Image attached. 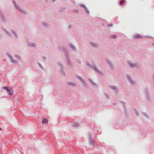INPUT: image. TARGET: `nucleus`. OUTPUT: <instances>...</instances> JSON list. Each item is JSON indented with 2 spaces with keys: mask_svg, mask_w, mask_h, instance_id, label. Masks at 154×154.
<instances>
[{
  "mask_svg": "<svg viewBox=\"0 0 154 154\" xmlns=\"http://www.w3.org/2000/svg\"><path fill=\"white\" fill-rule=\"evenodd\" d=\"M13 3L14 5V7L16 9H17L20 12L24 14H26V12L24 10H23L22 8L19 5L16 4L15 2L14 1H13Z\"/></svg>",
  "mask_w": 154,
  "mask_h": 154,
  "instance_id": "obj_1",
  "label": "nucleus"
},
{
  "mask_svg": "<svg viewBox=\"0 0 154 154\" xmlns=\"http://www.w3.org/2000/svg\"><path fill=\"white\" fill-rule=\"evenodd\" d=\"M57 65L59 68V72L62 74L65 75V73L64 70V66L62 63L60 61L57 62Z\"/></svg>",
  "mask_w": 154,
  "mask_h": 154,
  "instance_id": "obj_2",
  "label": "nucleus"
},
{
  "mask_svg": "<svg viewBox=\"0 0 154 154\" xmlns=\"http://www.w3.org/2000/svg\"><path fill=\"white\" fill-rule=\"evenodd\" d=\"M145 97L147 100L150 101L151 100L149 90L146 88L145 89Z\"/></svg>",
  "mask_w": 154,
  "mask_h": 154,
  "instance_id": "obj_3",
  "label": "nucleus"
},
{
  "mask_svg": "<svg viewBox=\"0 0 154 154\" xmlns=\"http://www.w3.org/2000/svg\"><path fill=\"white\" fill-rule=\"evenodd\" d=\"M127 62L129 66L131 68H135L138 66V63H133L129 60H127Z\"/></svg>",
  "mask_w": 154,
  "mask_h": 154,
  "instance_id": "obj_4",
  "label": "nucleus"
},
{
  "mask_svg": "<svg viewBox=\"0 0 154 154\" xmlns=\"http://www.w3.org/2000/svg\"><path fill=\"white\" fill-rule=\"evenodd\" d=\"M3 88L7 91V93L9 95H12L13 94V91L11 88L7 87H4Z\"/></svg>",
  "mask_w": 154,
  "mask_h": 154,
  "instance_id": "obj_5",
  "label": "nucleus"
},
{
  "mask_svg": "<svg viewBox=\"0 0 154 154\" xmlns=\"http://www.w3.org/2000/svg\"><path fill=\"white\" fill-rule=\"evenodd\" d=\"M88 137L90 140V144L92 145L95 146L96 144L95 141L92 139V134L91 133H89L88 134Z\"/></svg>",
  "mask_w": 154,
  "mask_h": 154,
  "instance_id": "obj_6",
  "label": "nucleus"
},
{
  "mask_svg": "<svg viewBox=\"0 0 154 154\" xmlns=\"http://www.w3.org/2000/svg\"><path fill=\"white\" fill-rule=\"evenodd\" d=\"M6 55L10 59L11 62L15 63H16L18 62V61L15 60H14L12 56L10 54L9 52L6 53Z\"/></svg>",
  "mask_w": 154,
  "mask_h": 154,
  "instance_id": "obj_7",
  "label": "nucleus"
},
{
  "mask_svg": "<svg viewBox=\"0 0 154 154\" xmlns=\"http://www.w3.org/2000/svg\"><path fill=\"white\" fill-rule=\"evenodd\" d=\"M66 57L67 62L68 63V65L69 66H72V64L69 55V54H66Z\"/></svg>",
  "mask_w": 154,
  "mask_h": 154,
  "instance_id": "obj_8",
  "label": "nucleus"
},
{
  "mask_svg": "<svg viewBox=\"0 0 154 154\" xmlns=\"http://www.w3.org/2000/svg\"><path fill=\"white\" fill-rule=\"evenodd\" d=\"M126 76L129 83L131 85H134L135 82L132 79L131 77L128 74L126 75Z\"/></svg>",
  "mask_w": 154,
  "mask_h": 154,
  "instance_id": "obj_9",
  "label": "nucleus"
},
{
  "mask_svg": "<svg viewBox=\"0 0 154 154\" xmlns=\"http://www.w3.org/2000/svg\"><path fill=\"white\" fill-rule=\"evenodd\" d=\"M93 69L95 70L96 72L98 75H103L102 72L97 68L96 65H95V66H94V67Z\"/></svg>",
  "mask_w": 154,
  "mask_h": 154,
  "instance_id": "obj_10",
  "label": "nucleus"
},
{
  "mask_svg": "<svg viewBox=\"0 0 154 154\" xmlns=\"http://www.w3.org/2000/svg\"><path fill=\"white\" fill-rule=\"evenodd\" d=\"M109 87L113 90L115 93H117L118 92L119 89L116 86L110 85L109 86Z\"/></svg>",
  "mask_w": 154,
  "mask_h": 154,
  "instance_id": "obj_11",
  "label": "nucleus"
},
{
  "mask_svg": "<svg viewBox=\"0 0 154 154\" xmlns=\"http://www.w3.org/2000/svg\"><path fill=\"white\" fill-rule=\"evenodd\" d=\"M68 45L70 48L74 51H76V48L75 46L73 44L70 43Z\"/></svg>",
  "mask_w": 154,
  "mask_h": 154,
  "instance_id": "obj_12",
  "label": "nucleus"
},
{
  "mask_svg": "<svg viewBox=\"0 0 154 154\" xmlns=\"http://www.w3.org/2000/svg\"><path fill=\"white\" fill-rule=\"evenodd\" d=\"M105 60L111 68L112 69H113V65L111 61L109 60L107 58H105Z\"/></svg>",
  "mask_w": 154,
  "mask_h": 154,
  "instance_id": "obj_13",
  "label": "nucleus"
},
{
  "mask_svg": "<svg viewBox=\"0 0 154 154\" xmlns=\"http://www.w3.org/2000/svg\"><path fill=\"white\" fill-rule=\"evenodd\" d=\"M77 77L79 80H80V81H81L82 82L83 84V85H85L86 83V81L85 80L83 79L81 76H77Z\"/></svg>",
  "mask_w": 154,
  "mask_h": 154,
  "instance_id": "obj_14",
  "label": "nucleus"
},
{
  "mask_svg": "<svg viewBox=\"0 0 154 154\" xmlns=\"http://www.w3.org/2000/svg\"><path fill=\"white\" fill-rule=\"evenodd\" d=\"M90 44L93 47L96 48L98 46L99 44L93 42H90Z\"/></svg>",
  "mask_w": 154,
  "mask_h": 154,
  "instance_id": "obj_15",
  "label": "nucleus"
},
{
  "mask_svg": "<svg viewBox=\"0 0 154 154\" xmlns=\"http://www.w3.org/2000/svg\"><path fill=\"white\" fill-rule=\"evenodd\" d=\"M86 64L87 66H88L90 67V68H94V66H95V65H96L94 63H92L91 64H90L89 62H86Z\"/></svg>",
  "mask_w": 154,
  "mask_h": 154,
  "instance_id": "obj_16",
  "label": "nucleus"
},
{
  "mask_svg": "<svg viewBox=\"0 0 154 154\" xmlns=\"http://www.w3.org/2000/svg\"><path fill=\"white\" fill-rule=\"evenodd\" d=\"M86 64L87 66H88L90 67V68H94V66H95V65H96L94 63H92L91 64H90L89 62H86Z\"/></svg>",
  "mask_w": 154,
  "mask_h": 154,
  "instance_id": "obj_17",
  "label": "nucleus"
},
{
  "mask_svg": "<svg viewBox=\"0 0 154 154\" xmlns=\"http://www.w3.org/2000/svg\"><path fill=\"white\" fill-rule=\"evenodd\" d=\"M0 15L1 17L2 21L4 22H6V19L5 18V16H4V15L1 12H0Z\"/></svg>",
  "mask_w": 154,
  "mask_h": 154,
  "instance_id": "obj_18",
  "label": "nucleus"
},
{
  "mask_svg": "<svg viewBox=\"0 0 154 154\" xmlns=\"http://www.w3.org/2000/svg\"><path fill=\"white\" fill-rule=\"evenodd\" d=\"M120 102L122 104L124 112L126 113V108L125 105V103L123 101H120Z\"/></svg>",
  "mask_w": 154,
  "mask_h": 154,
  "instance_id": "obj_19",
  "label": "nucleus"
},
{
  "mask_svg": "<svg viewBox=\"0 0 154 154\" xmlns=\"http://www.w3.org/2000/svg\"><path fill=\"white\" fill-rule=\"evenodd\" d=\"M88 80L89 81L91 82L92 85L95 87L97 86V84L94 82L91 79H88Z\"/></svg>",
  "mask_w": 154,
  "mask_h": 154,
  "instance_id": "obj_20",
  "label": "nucleus"
},
{
  "mask_svg": "<svg viewBox=\"0 0 154 154\" xmlns=\"http://www.w3.org/2000/svg\"><path fill=\"white\" fill-rule=\"evenodd\" d=\"M28 46L32 47H35L36 45L35 43L32 42H29L28 43Z\"/></svg>",
  "mask_w": 154,
  "mask_h": 154,
  "instance_id": "obj_21",
  "label": "nucleus"
},
{
  "mask_svg": "<svg viewBox=\"0 0 154 154\" xmlns=\"http://www.w3.org/2000/svg\"><path fill=\"white\" fill-rule=\"evenodd\" d=\"M61 50L65 53V55L66 57V54H68V50L66 49L64 47H62L61 48Z\"/></svg>",
  "mask_w": 154,
  "mask_h": 154,
  "instance_id": "obj_22",
  "label": "nucleus"
},
{
  "mask_svg": "<svg viewBox=\"0 0 154 154\" xmlns=\"http://www.w3.org/2000/svg\"><path fill=\"white\" fill-rule=\"evenodd\" d=\"M42 24L44 27H47L49 25L48 23L45 21H42Z\"/></svg>",
  "mask_w": 154,
  "mask_h": 154,
  "instance_id": "obj_23",
  "label": "nucleus"
},
{
  "mask_svg": "<svg viewBox=\"0 0 154 154\" xmlns=\"http://www.w3.org/2000/svg\"><path fill=\"white\" fill-rule=\"evenodd\" d=\"M80 6L82 7L83 8H85L86 10V12L87 14H89V11L87 9L85 5H80Z\"/></svg>",
  "mask_w": 154,
  "mask_h": 154,
  "instance_id": "obj_24",
  "label": "nucleus"
},
{
  "mask_svg": "<svg viewBox=\"0 0 154 154\" xmlns=\"http://www.w3.org/2000/svg\"><path fill=\"white\" fill-rule=\"evenodd\" d=\"M67 84L69 86L74 87L75 85V83L74 82H67Z\"/></svg>",
  "mask_w": 154,
  "mask_h": 154,
  "instance_id": "obj_25",
  "label": "nucleus"
},
{
  "mask_svg": "<svg viewBox=\"0 0 154 154\" xmlns=\"http://www.w3.org/2000/svg\"><path fill=\"white\" fill-rule=\"evenodd\" d=\"M48 122V120L45 118L42 119V123L43 124H45Z\"/></svg>",
  "mask_w": 154,
  "mask_h": 154,
  "instance_id": "obj_26",
  "label": "nucleus"
},
{
  "mask_svg": "<svg viewBox=\"0 0 154 154\" xmlns=\"http://www.w3.org/2000/svg\"><path fill=\"white\" fill-rule=\"evenodd\" d=\"M3 29L8 35H11V34L10 32L8 30H7L6 29L3 28Z\"/></svg>",
  "mask_w": 154,
  "mask_h": 154,
  "instance_id": "obj_27",
  "label": "nucleus"
},
{
  "mask_svg": "<svg viewBox=\"0 0 154 154\" xmlns=\"http://www.w3.org/2000/svg\"><path fill=\"white\" fill-rule=\"evenodd\" d=\"M38 64L39 67V68L42 70H44V67L41 65V64L39 62H38Z\"/></svg>",
  "mask_w": 154,
  "mask_h": 154,
  "instance_id": "obj_28",
  "label": "nucleus"
},
{
  "mask_svg": "<svg viewBox=\"0 0 154 154\" xmlns=\"http://www.w3.org/2000/svg\"><path fill=\"white\" fill-rule=\"evenodd\" d=\"M134 37L135 38H140L141 36L139 34H137L134 35Z\"/></svg>",
  "mask_w": 154,
  "mask_h": 154,
  "instance_id": "obj_29",
  "label": "nucleus"
},
{
  "mask_svg": "<svg viewBox=\"0 0 154 154\" xmlns=\"http://www.w3.org/2000/svg\"><path fill=\"white\" fill-rule=\"evenodd\" d=\"M14 57L17 58L19 60H20L21 59V58H20V56H19V55H17V54H15V55H14Z\"/></svg>",
  "mask_w": 154,
  "mask_h": 154,
  "instance_id": "obj_30",
  "label": "nucleus"
},
{
  "mask_svg": "<svg viewBox=\"0 0 154 154\" xmlns=\"http://www.w3.org/2000/svg\"><path fill=\"white\" fill-rule=\"evenodd\" d=\"M73 126L74 127H76L79 126V124L77 122H75L73 124Z\"/></svg>",
  "mask_w": 154,
  "mask_h": 154,
  "instance_id": "obj_31",
  "label": "nucleus"
},
{
  "mask_svg": "<svg viewBox=\"0 0 154 154\" xmlns=\"http://www.w3.org/2000/svg\"><path fill=\"white\" fill-rule=\"evenodd\" d=\"M14 38L15 39H17L18 38V35L16 33V32H15L14 34Z\"/></svg>",
  "mask_w": 154,
  "mask_h": 154,
  "instance_id": "obj_32",
  "label": "nucleus"
},
{
  "mask_svg": "<svg viewBox=\"0 0 154 154\" xmlns=\"http://www.w3.org/2000/svg\"><path fill=\"white\" fill-rule=\"evenodd\" d=\"M134 111L135 112V113L137 115V116H139L138 112L136 110V109H134Z\"/></svg>",
  "mask_w": 154,
  "mask_h": 154,
  "instance_id": "obj_33",
  "label": "nucleus"
},
{
  "mask_svg": "<svg viewBox=\"0 0 154 154\" xmlns=\"http://www.w3.org/2000/svg\"><path fill=\"white\" fill-rule=\"evenodd\" d=\"M143 115L144 116H145L146 118H149L148 116H147V114L146 113H145V112H143Z\"/></svg>",
  "mask_w": 154,
  "mask_h": 154,
  "instance_id": "obj_34",
  "label": "nucleus"
},
{
  "mask_svg": "<svg viewBox=\"0 0 154 154\" xmlns=\"http://www.w3.org/2000/svg\"><path fill=\"white\" fill-rule=\"evenodd\" d=\"M124 2V0H121L120 1V3H119L120 5H122L123 3Z\"/></svg>",
  "mask_w": 154,
  "mask_h": 154,
  "instance_id": "obj_35",
  "label": "nucleus"
},
{
  "mask_svg": "<svg viewBox=\"0 0 154 154\" xmlns=\"http://www.w3.org/2000/svg\"><path fill=\"white\" fill-rule=\"evenodd\" d=\"M76 61L79 64H80L81 63V61L79 59H76Z\"/></svg>",
  "mask_w": 154,
  "mask_h": 154,
  "instance_id": "obj_36",
  "label": "nucleus"
},
{
  "mask_svg": "<svg viewBox=\"0 0 154 154\" xmlns=\"http://www.w3.org/2000/svg\"><path fill=\"white\" fill-rule=\"evenodd\" d=\"M116 35H112L111 36V37L113 38H116Z\"/></svg>",
  "mask_w": 154,
  "mask_h": 154,
  "instance_id": "obj_37",
  "label": "nucleus"
},
{
  "mask_svg": "<svg viewBox=\"0 0 154 154\" xmlns=\"http://www.w3.org/2000/svg\"><path fill=\"white\" fill-rule=\"evenodd\" d=\"M11 32L13 34H14L16 32L13 29H11Z\"/></svg>",
  "mask_w": 154,
  "mask_h": 154,
  "instance_id": "obj_38",
  "label": "nucleus"
},
{
  "mask_svg": "<svg viewBox=\"0 0 154 154\" xmlns=\"http://www.w3.org/2000/svg\"><path fill=\"white\" fill-rule=\"evenodd\" d=\"M114 107L116 109H117L118 108V107L117 105L114 106Z\"/></svg>",
  "mask_w": 154,
  "mask_h": 154,
  "instance_id": "obj_39",
  "label": "nucleus"
},
{
  "mask_svg": "<svg viewBox=\"0 0 154 154\" xmlns=\"http://www.w3.org/2000/svg\"><path fill=\"white\" fill-rule=\"evenodd\" d=\"M71 28V25H69L68 26V29H70V28Z\"/></svg>",
  "mask_w": 154,
  "mask_h": 154,
  "instance_id": "obj_40",
  "label": "nucleus"
},
{
  "mask_svg": "<svg viewBox=\"0 0 154 154\" xmlns=\"http://www.w3.org/2000/svg\"><path fill=\"white\" fill-rule=\"evenodd\" d=\"M105 96L107 97V98H109V96H108V94H105Z\"/></svg>",
  "mask_w": 154,
  "mask_h": 154,
  "instance_id": "obj_41",
  "label": "nucleus"
},
{
  "mask_svg": "<svg viewBox=\"0 0 154 154\" xmlns=\"http://www.w3.org/2000/svg\"><path fill=\"white\" fill-rule=\"evenodd\" d=\"M152 79L153 81H154V73L152 75Z\"/></svg>",
  "mask_w": 154,
  "mask_h": 154,
  "instance_id": "obj_42",
  "label": "nucleus"
},
{
  "mask_svg": "<svg viewBox=\"0 0 154 154\" xmlns=\"http://www.w3.org/2000/svg\"><path fill=\"white\" fill-rule=\"evenodd\" d=\"M42 58L43 59H46V57L45 56H43L42 57Z\"/></svg>",
  "mask_w": 154,
  "mask_h": 154,
  "instance_id": "obj_43",
  "label": "nucleus"
},
{
  "mask_svg": "<svg viewBox=\"0 0 154 154\" xmlns=\"http://www.w3.org/2000/svg\"><path fill=\"white\" fill-rule=\"evenodd\" d=\"M113 105L114 106H115V105H116V103H113Z\"/></svg>",
  "mask_w": 154,
  "mask_h": 154,
  "instance_id": "obj_44",
  "label": "nucleus"
},
{
  "mask_svg": "<svg viewBox=\"0 0 154 154\" xmlns=\"http://www.w3.org/2000/svg\"><path fill=\"white\" fill-rule=\"evenodd\" d=\"M109 26H112V24H109Z\"/></svg>",
  "mask_w": 154,
  "mask_h": 154,
  "instance_id": "obj_45",
  "label": "nucleus"
},
{
  "mask_svg": "<svg viewBox=\"0 0 154 154\" xmlns=\"http://www.w3.org/2000/svg\"><path fill=\"white\" fill-rule=\"evenodd\" d=\"M75 11L76 12H78V10H76Z\"/></svg>",
  "mask_w": 154,
  "mask_h": 154,
  "instance_id": "obj_46",
  "label": "nucleus"
},
{
  "mask_svg": "<svg viewBox=\"0 0 154 154\" xmlns=\"http://www.w3.org/2000/svg\"><path fill=\"white\" fill-rule=\"evenodd\" d=\"M55 0H52V1H53V2H54Z\"/></svg>",
  "mask_w": 154,
  "mask_h": 154,
  "instance_id": "obj_47",
  "label": "nucleus"
},
{
  "mask_svg": "<svg viewBox=\"0 0 154 154\" xmlns=\"http://www.w3.org/2000/svg\"><path fill=\"white\" fill-rule=\"evenodd\" d=\"M1 37V34H0V38Z\"/></svg>",
  "mask_w": 154,
  "mask_h": 154,
  "instance_id": "obj_48",
  "label": "nucleus"
},
{
  "mask_svg": "<svg viewBox=\"0 0 154 154\" xmlns=\"http://www.w3.org/2000/svg\"><path fill=\"white\" fill-rule=\"evenodd\" d=\"M2 130V128H0V130Z\"/></svg>",
  "mask_w": 154,
  "mask_h": 154,
  "instance_id": "obj_49",
  "label": "nucleus"
},
{
  "mask_svg": "<svg viewBox=\"0 0 154 154\" xmlns=\"http://www.w3.org/2000/svg\"><path fill=\"white\" fill-rule=\"evenodd\" d=\"M97 131V133L98 132L97 131Z\"/></svg>",
  "mask_w": 154,
  "mask_h": 154,
  "instance_id": "obj_50",
  "label": "nucleus"
}]
</instances>
